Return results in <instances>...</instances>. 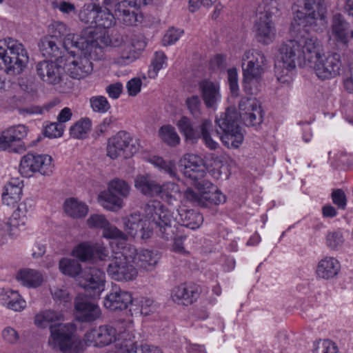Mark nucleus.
<instances>
[{"mask_svg": "<svg viewBox=\"0 0 353 353\" xmlns=\"http://www.w3.org/2000/svg\"><path fill=\"white\" fill-rule=\"evenodd\" d=\"M130 134L120 131L108 140L107 155L112 159L120 156L128 158L136 152V147L132 143Z\"/></svg>", "mask_w": 353, "mask_h": 353, "instance_id": "ddd939ff", "label": "nucleus"}, {"mask_svg": "<svg viewBox=\"0 0 353 353\" xmlns=\"http://www.w3.org/2000/svg\"><path fill=\"white\" fill-rule=\"evenodd\" d=\"M123 225L125 232L133 237L148 239L152 234L150 223L147 220H143L139 213H133L123 219Z\"/></svg>", "mask_w": 353, "mask_h": 353, "instance_id": "4be33fe9", "label": "nucleus"}, {"mask_svg": "<svg viewBox=\"0 0 353 353\" xmlns=\"http://www.w3.org/2000/svg\"><path fill=\"white\" fill-rule=\"evenodd\" d=\"M90 104L94 112L105 113L111 108L110 103L104 96H94L90 99Z\"/></svg>", "mask_w": 353, "mask_h": 353, "instance_id": "3c124183", "label": "nucleus"}, {"mask_svg": "<svg viewBox=\"0 0 353 353\" xmlns=\"http://www.w3.org/2000/svg\"><path fill=\"white\" fill-rule=\"evenodd\" d=\"M65 212L70 217L80 219L84 217L88 212V206L76 199H67L63 205Z\"/></svg>", "mask_w": 353, "mask_h": 353, "instance_id": "f704fd0d", "label": "nucleus"}, {"mask_svg": "<svg viewBox=\"0 0 353 353\" xmlns=\"http://www.w3.org/2000/svg\"><path fill=\"white\" fill-rule=\"evenodd\" d=\"M265 65V56L259 50H248L242 57L243 72L264 74Z\"/></svg>", "mask_w": 353, "mask_h": 353, "instance_id": "5701e85b", "label": "nucleus"}, {"mask_svg": "<svg viewBox=\"0 0 353 353\" xmlns=\"http://www.w3.org/2000/svg\"><path fill=\"white\" fill-rule=\"evenodd\" d=\"M8 308L14 311H21L25 307L26 302L17 292H11L6 303Z\"/></svg>", "mask_w": 353, "mask_h": 353, "instance_id": "4d7b16f0", "label": "nucleus"}, {"mask_svg": "<svg viewBox=\"0 0 353 353\" xmlns=\"http://www.w3.org/2000/svg\"><path fill=\"white\" fill-rule=\"evenodd\" d=\"M115 21L114 12L103 10L102 7L97 6V18H96V30L97 28H109Z\"/></svg>", "mask_w": 353, "mask_h": 353, "instance_id": "a18cd8bd", "label": "nucleus"}, {"mask_svg": "<svg viewBox=\"0 0 353 353\" xmlns=\"http://www.w3.org/2000/svg\"><path fill=\"white\" fill-rule=\"evenodd\" d=\"M337 347L334 343L329 340L323 341L318 343L314 353H336Z\"/></svg>", "mask_w": 353, "mask_h": 353, "instance_id": "338daca9", "label": "nucleus"}, {"mask_svg": "<svg viewBox=\"0 0 353 353\" xmlns=\"http://www.w3.org/2000/svg\"><path fill=\"white\" fill-rule=\"evenodd\" d=\"M59 268L62 274L77 279L82 271L80 263L69 258H62L59 262Z\"/></svg>", "mask_w": 353, "mask_h": 353, "instance_id": "58836bf2", "label": "nucleus"}, {"mask_svg": "<svg viewBox=\"0 0 353 353\" xmlns=\"http://www.w3.org/2000/svg\"><path fill=\"white\" fill-rule=\"evenodd\" d=\"M160 138L170 146H175L180 142V138L174 128L170 125L162 126L159 131Z\"/></svg>", "mask_w": 353, "mask_h": 353, "instance_id": "c03bdc74", "label": "nucleus"}, {"mask_svg": "<svg viewBox=\"0 0 353 353\" xmlns=\"http://www.w3.org/2000/svg\"><path fill=\"white\" fill-rule=\"evenodd\" d=\"M343 86L349 93H353V63H350L348 70L343 77Z\"/></svg>", "mask_w": 353, "mask_h": 353, "instance_id": "774afa93", "label": "nucleus"}, {"mask_svg": "<svg viewBox=\"0 0 353 353\" xmlns=\"http://www.w3.org/2000/svg\"><path fill=\"white\" fill-rule=\"evenodd\" d=\"M105 273L95 267H85L77 279L79 285L95 297L103 290Z\"/></svg>", "mask_w": 353, "mask_h": 353, "instance_id": "f8f14e48", "label": "nucleus"}, {"mask_svg": "<svg viewBox=\"0 0 353 353\" xmlns=\"http://www.w3.org/2000/svg\"><path fill=\"white\" fill-rule=\"evenodd\" d=\"M239 112L235 108H228L216 117L215 122L223 131L221 141L228 148H238L244 140L239 119L246 126L257 129L263 121L264 113L259 101L254 97L242 98L239 104Z\"/></svg>", "mask_w": 353, "mask_h": 353, "instance_id": "f03ea898", "label": "nucleus"}, {"mask_svg": "<svg viewBox=\"0 0 353 353\" xmlns=\"http://www.w3.org/2000/svg\"><path fill=\"white\" fill-rule=\"evenodd\" d=\"M146 4V0H123L119 2L114 9L115 19L125 26H137L142 20V16L138 13L137 8Z\"/></svg>", "mask_w": 353, "mask_h": 353, "instance_id": "4468645a", "label": "nucleus"}, {"mask_svg": "<svg viewBox=\"0 0 353 353\" xmlns=\"http://www.w3.org/2000/svg\"><path fill=\"white\" fill-rule=\"evenodd\" d=\"M103 236L106 239H119L125 241L126 235L117 227L108 222L107 226L103 228Z\"/></svg>", "mask_w": 353, "mask_h": 353, "instance_id": "13d9d810", "label": "nucleus"}, {"mask_svg": "<svg viewBox=\"0 0 353 353\" xmlns=\"http://www.w3.org/2000/svg\"><path fill=\"white\" fill-rule=\"evenodd\" d=\"M68 30L66 26L62 23H58L54 26V30L52 35L42 38L39 43V48L43 55L45 57L58 59L61 57V47L68 48L71 43L65 44L67 39Z\"/></svg>", "mask_w": 353, "mask_h": 353, "instance_id": "9d476101", "label": "nucleus"}, {"mask_svg": "<svg viewBox=\"0 0 353 353\" xmlns=\"http://www.w3.org/2000/svg\"><path fill=\"white\" fill-rule=\"evenodd\" d=\"M36 72L40 79L48 85L60 84L65 77L64 67L57 61H40L36 65Z\"/></svg>", "mask_w": 353, "mask_h": 353, "instance_id": "dca6fc26", "label": "nucleus"}, {"mask_svg": "<svg viewBox=\"0 0 353 353\" xmlns=\"http://www.w3.org/2000/svg\"><path fill=\"white\" fill-rule=\"evenodd\" d=\"M181 132L184 134L186 139L192 142L196 141L201 137L200 129L194 128L190 120L185 117H181L176 123Z\"/></svg>", "mask_w": 353, "mask_h": 353, "instance_id": "ea45409f", "label": "nucleus"}, {"mask_svg": "<svg viewBox=\"0 0 353 353\" xmlns=\"http://www.w3.org/2000/svg\"><path fill=\"white\" fill-rule=\"evenodd\" d=\"M34 207V201L27 199L20 203L17 209L13 212L12 217L8 222V225L12 228H18L24 225L25 219L27 214L30 212Z\"/></svg>", "mask_w": 353, "mask_h": 353, "instance_id": "7c9ffc66", "label": "nucleus"}, {"mask_svg": "<svg viewBox=\"0 0 353 353\" xmlns=\"http://www.w3.org/2000/svg\"><path fill=\"white\" fill-rule=\"evenodd\" d=\"M161 258L157 251L143 250L139 252L136 265L140 268L150 271L158 263Z\"/></svg>", "mask_w": 353, "mask_h": 353, "instance_id": "473e14b6", "label": "nucleus"}, {"mask_svg": "<svg viewBox=\"0 0 353 353\" xmlns=\"http://www.w3.org/2000/svg\"><path fill=\"white\" fill-rule=\"evenodd\" d=\"M202 97L208 108H213L220 100L221 95L218 85L210 81H203L199 83Z\"/></svg>", "mask_w": 353, "mask_h": 353, "instance_id": "c85d7f7f", "label": "nucleus"}, {"mask_svg": "<svg viewBox=\"0 0 353 353\" xmlns=\"http://www.w3.org/2000/svg\"><path fill=\"white\" fill-rule=\"evenodd\" d=\"M325 0H305L302 10H295L291 24V32H301L306 29L319 32L325 28L327 21Z\"/></svg>", "mask_w": 353, "mask_h": 353, "instance_id": "39448f33", "label": "nucleus"}, {"mask_svg": "<svg viewBox=\"0 0 353 353\" xmlns=\"http://www.w3.org/2000/svg\"><path fill=\"white\" fill-rule=\"evenodd\" d=\"M91 125V121L89 119H81L70 127V134L75 139H84L90 130Z\"/></svg>", "mask_w": 353, "mask_h": 353, "instance_id": "37998d69", "label": "nucleus"}, {"mask_svg": "<svg viewBox=\"0 0 353 353\" xmlns=\"http://www.w3.org/2000/svg\"><path fill=\"white\" fill-rule=\"evenodd\" d=\"M101 205L105 209L117 211L123 207V199L109 190L99 196Z\"/></svg>", "mask_w": 353, "mask_h": 353, "instance_id": "e433bc0d", "label": "nucleus"}, {"mask_svg": "<svg viewBox=\"0 0 353 353\" xmlns=\"http://www.w3.org/2000/svg\"><path fill=\"white\" fill-rule=\"evenodd\" d=\"M52 296L56 302L60 303H68L70 299L69 292L66 288L62 286L61 288L53 287L50 289Z\"/></svg>", "mask_w": 353, "mask_h": 353, "instance_id": "bf43d9fd", "label": "nucleus"}, {"mask_svg": "<svg viewBox=\"0 0 353 353\" xmlns=\"http://www.w3.org/2000/svg\"><path fill=\"white\" fill-rule=\"evenodd\" d=\"M121 247L119 250L114 252L112 256L118 259H123L125 261H129L132 264H136L139 252L134 246L127 244L124 241L121 243Z\"/></svg>", "mask_w": 353, "mask_h": 353, "instance_id": "79ce46f5", "label": "nucleus"}, {"mask_svg": "<svg viewBox=\"0 0 353 353\" xmlns=\"http://www.w3.org/2000/svg\"><path fill=\"white\" fill-rule=\"evenodd\" d=\"M17 279L23 285L28 288H37L43 281L42 274L39 271L32 269L20 270L17 275Z\"/></svg>", "mask_w": 353, "mask_h": 353, "instance_id": "2f4dec72", "label": "nucleus"}, {"mask_svg": "<svg viewBox=\"0 0 353 353\" xmlns=\"http://www.w3.org/2000/svg\"><path fill=\"white\" fill-rule=\"evenodd\" d=\"M134 186L143 194L148 196H157L160 191V184L150 175L137 176Z\"/></svg>", "mask_w": 353, "mask_h": 353, "instance_id": "cd10ccee", "label": "nucleus"}, {"mask_svg": "<svg viewBox=\"0 0 353 353\" xmlns=\"http://www.w3.org/2000/svg\"><path fill=\"white\" fill-rule=\"evenodd\" d=\"M184 168L181 170L184 176L192 181L199 193L191 188L184 192L185 198L198 205H204L205 195L214 190L215 186L208 180L204 179L206 174L203 159L194 154H186L183 159Z\"/></svg>", "mask_w": 353, "mask_h": 353, "instance_id": "20e7f679", "label": "nucleus"}, {"mask_svg": "<svg viewBox=\"0 0 353 353\" xmlns=\"http://www.w3.org/2000/svg\"><path fill=\"white\" fill-rule=\"evenodd\" d=\"M28 61V52L21 42L10 37L0 41V65L8 74H20Z\"/></svg>", "mask_w": 353, "mask_h": 353, "instance_id": "423d86ee", "label": "nucleus"}, {"mask_svg": "<svg viewBox=\"0 0 353 353\" xmlns=\"http://www.w3.org/2000/svg\"><path fill=\"white\" fill-rule=\"evenodd\" d=\"M199 294V287L195 285H181L173 288L171 296L172 300L185 305L192 304Z\"/></svg>", "mask_w": 353, "mask_h": 353, "instance_id": "b1692460", "label": "nucleus"}, {"mask_svg": "<svg viewBox=\"0 0 353 353\" xmlns=\"http://www.w3.org/2000/svg\"><path fill=\"white\" fill-rule=\"evenodd\" d=\"M179 192L178 185L172 182H167L160 185L159 196L161 199L170 201L176 194Z\"/></svg>", "mask_w": 353, "mask_h": 353, "instance_id": "603ef678", "label": "nucleus"}, {"mask_svg": "<svg viewBox=\"0 0 353 353\" xmlns=\"http://www.w3.org/2000/svg\"><path fill=\"white\" fill-rule=\"evenodd\" d=\"M348 28L349 25L341 14L336 13L333 16L332 31L339 41L347 43Z\"/></svg>", "mask_w": 353, "mask_h": 353, "instance_id": "72a5a7b5", "label": "nucleus"}, {"mask_svg": "<svg viewBox=\"0 0 353 353\" xmlns=\"http://www.w3.org/2000/svg\"><path fill=\"white\" fill-rule=\"evenodd\" d=\"M65 128V124H61L58 122L52 123L46 125L44 134L46 137L50 139L61 137L63 135Z\"/></svg>", "mask_w": 353, "mask_h": 353, "instance_id": "6e6d98bb", "label": "nucleus"}, {"mask_svg": "<svg viewBox=\"0 0 353 353\" xmlns=\"http://www.w3.org/2000/svg\"><path fill=\"white\" fill-rule=\"evenodd\" d=\"M341 270L339 261L331 256L322 259L316 267V276L319 279L329 280L335 277Z\"/></svg>", "mask_w": 353, "mask_h": 353, "instance_id": "393cba45", "label": "nucleus"}, {"mask_svg": "<svg viewBox=\"0 0 353 353\" xmlns=\"http://www.w3.org/2000/svg\"><path fill=\"white\" fill-rule=\"evenodd\" d=\"M23 182L17 179L9 181L4 188L2 194V201L8 206H14L20 199L22 194Z\"/></svg>", "mask_w": 353, "mask_h": 353, "instance_id": "bb28decb", "label": "nucleus"}, {"mask_svg": "<svg viewBox=\"0 0 353 353\" xmlns=\"http://www.w3.org/2000/svg\"><path fill=\"white\" fill-rule=\"evenodd\" d=\"M115 347L121 350L123 353H132L136 350V347H138L136 346L134 336L128 332L119 334L117 336Z\"/></svg>", "mask_w": 353, "mask_h": 353, "instance_id": "a19ab883", "label": "nucleus"}, {"mask_svg": "<svg viewBox=\"0 0 353 353\" xmlns=\"http://www.w3.org/2000/svg\"><path fill=\"white\" fill-rule=\"evenodd\" d=\"M79 20L85 25H88L81 33V35H69L65 41V44L78 48L85 50L91 57L96 53L98 57L101 55V48L104 46H112L119 47L123 42L122 37H118L113 41L108 36H105L101 32L96 30V18H97V6L93 4H87L81 9L79 13Z\"/></svg>", "mask_w": 353, "mask_h": 353, "instance_id": "7ed1b4c3", "label": "nucleus"}, {"mask_svg": "<svg viewBox=\"0 0 353 353\" xmlns=\"http://www.w3.org/2000/svg\"><path fill=\"white\" fill-rule=\"evenodd\" d=\"M76 327L72 323H54L50 325V337L48 343L58 347L63 353H82L83 345L73 339Z\"/></svg>", "mask_w": 353, "mask_h": 353, "instance_id": "1a4fd4ad", "label": "nucleus"}, {"mask_svg": "<svg viewBox=\"0 0 353 353\" xmlns=\"http://www.w3.org/2000/svg\"><path fill=\"white\" fill-rule=\"evenodd\" d=\"M76 317L78 321L90 323L98 319L101 314L99 307L91 302L87 296L79 294L74 302Z\"/></svg>", "mask_w": 353, "mask_h": 353, "instance_id": "a211bd4d", "label": "nucleus"}, {"mask_svg": "<svg viewBox=\"0 0 353 353\" xmlns=\"http://www.w3.org/2000/svg\"><path fill=\"white\" fill-rule=\"evenodd\" d=\"M279 6L275 0H265L257 7L253 30L259 42L269 44L274 39L276 28L272 17L278 14Z\"/></svg>", "mask_w": 353, "mask_h": 353, "instance_id": "0eeeda50", "label": "nucleus"}, {"mask_svg": "<svg viewBox=\"0 0 353 353\" xmlns=\"http://www.w3.org/2000/svg\"><path fill=\"white\" fill-rule=\"evenodd\" d=\"M185 103L189 111L192 115L197 116L200 113L201 103V100L198 96L193 95L190 97H188L186 99Z\"/></svg>", "mask_w": 353, "mask_h": 353, "instance_id": "69168bd1", "label": "nucleus"}, {"mask_svg": "<svg viewBox=\"0 0 353 353\" xmlns=\"http://www.w3.org/2000/svg\"><path fill=\"white\" fill-rule=\"evenodd\" d=\"M308 29L291 32L293 39L288 40L279 48L281 61L275 63V73L281 83H288L291 77L289 72L296 65H308L321 80L335 78L341 74L343 63L341 54L328 52L321 55L319 41L305 34Z\"/></svg>", "mask_w": 353, "mask_h": 353, "instance_id": "f257e3e1", "label": "nucleus"}, {"mask_svg": "<svg viewBox=\"0 0 353 353\" xmlns=\"http://www.w3.org/2000/svg\"><path fill=\"white\" fill-rule=\"evenodd\" d=\"M108 221L102 214H92L87 220L90 228H104L108 225Z\"/></svg>", "mask_w": 353, "mask_h": 353, "instance_id": "0e129e2a", "label": "nucleus"}, {"mask_svg": "<svg viewBox=\"0 0 353 353\" xmlns=\"http://www.w3.org/2000/svg\"><path fill=\"white\" fill-rule=\"evenodd\" d=\"M72 254L83 262L97 259L100 261H105L108 257V250L102 243L84 242L77 245Z\"/></svg>", "mask_w": 353, "mask_h": 353, "instance_id": "f3484780", "label": "nucleus"}, {"mask_svg": "<svg viewBox=\"0 0 353 353\" xmlns=\"http://www.w3.org/2000/svg\"><path fill=\"white\" fill-rule=\"evenodd\" d=\"M28 134V128L23 125L12 126L2 132L0 136V151L21 153L26 150L23 139Z\"/></svg>", "mask_w": 353, "mask_h": 353, "instance_id": "9b49d317", "label": "nucleus"}, {"mask_svg": "<svg viewBox=\"0 0 353 353\" xmlns=\"http://www.w3.org/2000/svg\"><path fill=\"white\" fill-rule=\"evenodd\" d=\"M175 224L179 229L182 227L192 230L198 228L203 222V216L199 213L192 210L181 208L178 211V217L174 218Z\"/></svg>", "mask_w": 353, "mask_h": 353, "instance_id": "a878e982", "label": "nucleus"}, {"mask_svg": "<svg viewBox=\"0 0 353 353\" xmlns=\"http://www.w3.org/2000/svg\"><path fill=\"white\" fill-rule=\"evenodd\" d=\"M167 57L164 52L161 51L156 52L154 59L152 61L150 69L149 70V76L154 77L157 72L167 65Z\"/></svg>", "mask_w": 353, "mask_h": 353, "instance_id": "864d4df0", "label": "nucleus"}, {"mask_svg": "<svg viewBox=\"0 0 353 353\" xmlns=\"http://www.w3.org/2000/svg\"><path fill=\"white\" fill-rule=\"evenodd\" d=\"M228 80L230 91L234 96H237L239 92L238 73L236 68L228 70Z\"/></svg>", "mask_w": 353, "mask_h": 353, "instance_id": "680f3d73", "label": "nucleus"}, {"mask_svg": "<svg viewBox=\"0 0 353 353\" xmlns=\"http://www.w3.org/2000/svg\"><path fill=\"white\" fill-rule=\"evenodd\" d=\"M144 214L148 221L152 225V229L157 234L164 240H168L174 236L176 229L173 214L165 208L163 204L157 200L148 201L143 208Z\"/></svg>", "mask_w": 353, "mask_h": 353, "instance_id": "6e6552de", "label": "nucleus"}, {"mask_svg": "<svg viewBox=\"0 0 353 353\" xmlns=\"http://www.w3.org/2000/svg\"><path fill=\"white\" fill-rule=\"evenodd\" d=\"M225 196L219 190L215 187L214 190H212L210 193L205 195L204 205L206 202L210 203H214L215 205H219L225 201Z\"/></svg>", "mask_w": 353, "mask_h": 353, "instance_id": "052dcab7", "label": "nucleus"}, {"mask_svg": "<svg viewBox=\"0 0 353 353\" xmlns=\"http://www.w3.org/2000/svg\"><path fill=\"white\" fill-rule=\"evenodd\" d=\"M108 258L110 259V263L106 271L112 279L119 282H129L136 279L138 271L134 264L112 256Z\"/></svg>", "mask_w": 353, "mask_h": 353, "instance_id": "2eb2a0df", "label": "nucleus"}, {"mask_svg": "<svg viewBox=\"0 0 353 353\" xmlns=\"http://www.w3.org/2000/svg\"><path fill=\"white\" fill-rule=\"evenodd\" d=\"M219 129L220 130H214L212 123L208 119L202 121L200 125V138L203 139L206 147L210 150H216L219 146V143L213 139L212 136L217 135L221 138L223 135V131L220 128ZM220 139L221 140V139Z\"/></svg>", "mask_w": 353, "mask_h": 353, "instance_id": "c756f323", "label": "nucleus"}, {"mask_svg": "<svg viewBox=\"0 0 353 353\" xmlns=\"http://www.w3.org/2000/svg\"><path fill=\"white\" fill-rule=\"evenodd\" d=\"M132 303L130 292L122 290L117 284H113L104 299V306L109 310L117 311L126 309Z\"/></svg>", "mask_w": 353, "mask_h": 353, "instance_id": "412c9836", "label": "nucleus"}, {"mask_svg": "<svg viewBox=\"0 0 353 353\" xmlns=\"http://www.w3.org/2000/svg\"><path fill=\"white\" fill-rule=\"evenodd\" d=\"M243 86L245 92L250 94H256L261 89L263 74L243 72Z\"/></svg>", "mask_w": 353, "mask_h": 353, "instance_id": "c9c22d12", "label": "nucleus"}, {"mask_svg": "<svg viewBox=\"0 0 353 353\" xmlns=\"http://www.w3.org/2000/svg\"><path fill=\"white\" fill-rule=\"evenodd\" d=\"M81 50L83 52L84 57L73 59L66 65L67 71L73 79L84 78L92 71V63L88 57L93 59H100L103 56V48H101V55L99 57H97L98 55L96 53H93V57H91L89 53H86L85 50Z\"/></svg>", "mask_w": 353, "mask_h": 353, "instance_id": "aec40b11", "label": "nucleus"}, {"mask_svg": "<svg viewBox=\"0 0 353 353\" xmlns=\"http://www.w3.org/2000/svg\"><path fill=\"white\" fill-rule=\"evenodd\" d=\"M152 163L160 170L169 174L170 177L176 178V169L172 161H166L161 157H154Z\"/></svg>", "mask_w": 353, "mask_h": 353, "instance_id": "5fc2aeb1", "label": "nucleus"}, {"mask_svg": "<svg viewBox=\"0 0 353 353\" xmlns=\"http://www.w3.org/2000/svg\"><path fill=\"white\" fill-rule=\"evenodd\" d=\"M37 172L42 175H50L53 172L52 159L47 154H38Z\"/></svg>", "mask_w": 353, "mask_h": 353, "instance_id": "09e8293b", "label": "nucleus"}, {"mask_svg": "<svg viewBox=\"0 0 353 353\" xmlns=\"http://www.w3.org/2000/svg\"><path fill=\"white\" fill-rule=\"evenodd\" d=\"M108 189L122 199L130 194V186L123 180L115 179L111 181L108 185Z\"/></svg>", "mask_w": 353, "mask_h": 353, "instance_id": "de8ad7c7", "label": "nucleus"}, {"mask_svg": "<svg viewBox=\"0 0 353 353\" xmlns=\"http://www.w3.org/2000/svg\"><path fill=\"white\" fill-rule=\"evenodd\" d=\"M344 243V238L340 230L329 232L326 236V245L331 250H339Z\"/></svg>", "mask_w": 353, "mask_h": 353, "instance_id": "8fccbe9b", "label": "nucleus"}, {"mask_svg": "<svg viewBox=\"0 0 353 353\" xmlns=\"http://www.w3.org/2000/svg\"><path fill=\"white\" fill-rule=\"evenodd\" d=\"M176 231L174 232V236L171 239H169L168 241L174 240L173 249L176 252L178 253H185V250L183 247V240L185 238L181 234H180L179 228L176 226V224H173Z\"/></svg>", "mask_w": 353, "mask_h": 353, "instance_id": "e2e57ef3", "label": "nucleus"}, {"mask_svg": "<svg viewBox=\"0 0 353 353\" xmlns=\"http://www.w3.org/2000/svg\"><path fill=\"white\" fill-rule=\"evenodd\" d=\"M116 330L110 325H101L97 329L88 331L84 336L86 345L98 347L107 346L112 342L116 343Z\"/></svg>", "mask_w": 353, "mask_h": 353, "instance_id": "6ab92c4d", "label": "nucleus"}, {"mask_svg": "<svg viewBox=\"0 0 353 353\" xmlns=\"http://www.w3.org/2000/svg\"><path fill=\"white\" fill-rule=\"evenodd\" d=\"M63 315L52 310H46L35 316V324L40 327H46L50 323L54 321H61Z\"/></svg>", "mask_w": 353, "mask_h": 353, "instance_id": "49530a36", "label": "nucleus"}, {"mask_svg": "<svg viewBox=\"0 0 353 353\" xmlns=\"http://www.w3.org/2000/svg\"><path fill=\"white\" fill-rule=\"evenodd\" d=\"M38 154L28 153L23 156L19 165V172L23 176L30 177L37 172Z\"/></svg>", "mask_w": 353, "mask_h": 353, "instance_id": "4c0bfd02", "label": "nucleus"}]
</instances>
